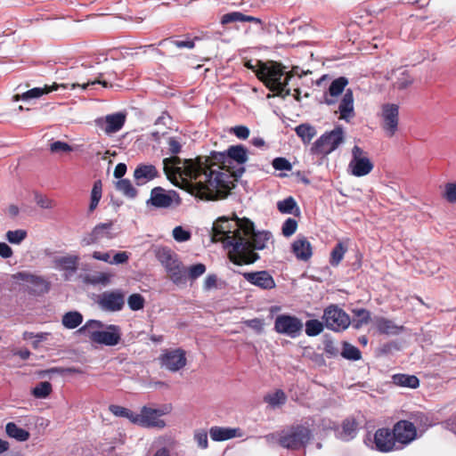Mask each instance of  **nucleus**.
<instances>
[{"instance_id": "nucleus-36", "label": "nucleus", "mask_w": 456, "mask_h": 456, "mask_svg": "<svg viewBox=\"0 0 456 456\" xmlns=\"http://www.w3.org/2000/svg\"><path fill=\"white\" fill-rule=\"evenodd\" d=\"M82 322H83V315L79 312H77V311H71V312L66 313L62 316V320H61L62 325L65 328L69 329V330L76 329L82 323Z\"/></svg>"}, {"instance_id": "nucleus-34", "label": "nucleus", "mask_w": 456, "mask_h": 456, "mask_svg": "<svg viewBox=\"0 0 456 456\" xmlns=\"http://www.w3.org/2000/svg\"><path fill=\"white\" fill-rule=\"evenodd\" d=\"M295 132L305 144L310 143L313 138L316 135L315 128L310 124L306 123L296 126Z\"/></svg>"}, {"instance_id": "nucleus-39", "label": "nucleus", "mask_w": 456, "mask_h": 456, "mask_svg": "<svg viewBox=\"0 0 456 456\" xmlns=\"http://www.w3.org/2000/svg\"><path fill=\"white\" fill-rule=\"evenodd\" d=\"M116 189L126 197L134 199L137 196V190L134 187L129 179H120L116 183Z\"/></svg>"}, {"instance_id": "nucleus-51", "label": "nucleus", "mask_w": 456, "mask_h": 456, "mask_svg": "<svg viewBox=\"0 0 456 456\" xmlns=\"http://www.w3.org/2000/svg\"><path fill=\"white\" fill-rule=\"evenodd\" d=\"M127 304L132 311H139L144 307L145 299L139 293H134L127 298Z\"/></svg>"}, {"instance_id": "nucleus-61", "label": "nucleus", "mask_w": 456, "mask_h": 456, "mask_svg": "<svg viewBox=\"0 0 456 456\" xmlns=\"http://www.w3.org/2000/svg\"><path fill=\"white\" fill-rule=\"evenodd\" d=\"M50 151L53 153L69 152L72 151V148L67 142L56 141V142H53V143H51Z\"/></svg>"}, {"instance_id": "nucleus-63", "label": "nucleus", "mask_w": 456, "mask_h": 456, "mask_svg": "<svg viewBox=\"0 0 456 456\" xmlns=\"http://www.w3.org/2000/svg\"><path fill=\"white\" fill-rule=\"evenodd\" d=\"M168 153L176 155L182 151V144L176 137H169L167 140Z\"/></svg>"}, {"instance_id": "nucleus-25", "label": "nucleus", "mask_w": 456, "mask_h": 456, "mask_svg": "<svg viewBox=\"0 0 456 456\" xmlns=\"http://www.w3.org/2000/svg\"><path fill=\"white\" fill-rule=\"evenodd\" d=\"M340 118L348 120L354 116V95L351 89H347L339 103Z\"/></svg>"}, {"instance_id": "nucleus-47", "label": "nucleus", "mask_w": 456, "mask_h": 456, "mask_svg": "<svg viewBox=\"0 0 456 456\" xmlns=\"http://www.w3.org/2000/svg\"><path fill=\"white\" fill-rule=\"evenodd\" d=\"M376 327L383 334L394 333L397 328L392 321L384 317H379L376 320Z\"/></svg>"}, {"instance_id": "nucleus-24", "label": "nucleus", "mask_w": 456, "mask_h": 456, "mask_svg": "<svg viewBox=\"0 0 456 456\" xmlns=\"http://www.w3.org/2000/svg\"><path fill=\"white\" fill-rule=\"evenodd\" d=\"M17 277L22 281L31 284L36 293L43 294L49 290V282L41 276L22 272L18 273Z\"/></svg>"}, {"instance_id": "nucleus-27", "label": "nucleus", "mask_w": 456, "mask_h": 456, "mask_svg": "<svg viewBox=\"0 0 456 456\" xmlns=\"http://www.w3.org/2000/svg\"><path fill=\"white\" fill-rule=\"evenodd\" d=\"M155 256L166 270L179 260L177 255L167 247L158 248L155 251Z\"/></svg>"}, {"instance_id": "nucleus-50", "label": "nucleus", "mask_w": 456, "mask_h": 456, "mask_svg": "<svg viewBox=\"0 0 456 456\" xmlns=\"http://www.w3.org/2000/svg\"><path fill=\"white\" fill-rule=\"evenodd\" d=\"M277 208L278 210L283 214H291L295 208L298 211L297 202L293 197H289L283 200L279 201L277 203Z\"/></svg>"}, {"instance_id": "nucleus-12", "label": "nucleus", "mask_w": 456, "mask_h": 456, "mask_svg": "<svg viewBox=\"0 0 456 456\" xmlns=\"http://www.w3.org/2000/svg\"><path fill=\"white\" fill-rule=\"evenodd\" d=\"M159 361L162 368L175 372L186 366V352L182 348L166 349L159 355Z\"/></svg>"}, {"instance_id": "nucleus-7", "label": "nucleus", "mask_w": 456, "mask_h": 456, "mask_svg": "<svg viewBox=\"0 0 456 456\" xmlns=\"http://www.w3.org/2000/svg\"><path fill=\"white\" fill-rule=\"evenodd\" d=\"M344 142V131L341 126L323 134L311 147L314 154L328 155L334 151Z\"/></svg>"}, {"instance_id": "nucleus-55", "label": "nucleus", "mask_w": 456, "mask_h": 456, "mask_svg": "<svg viewBox=\"0 0 456 456\" xmlns=\"http://www.w3.org/2000/svg\"><path fill=\"white\" fill-rule=\"evenodd\" d=\"M413 82V78L406 71L403 72L401 76L395 82L394 86L399 90H403L409 87Z\"/></svg>"}, {"instance_id": "nucleus-16", "label": "nucleus", "mask_w": 456, "mask_h": 456, "mask_svg": "<svg viewBox=\"0 0 456 456\" xmlns=\"http://www.w3.org/2000/svg\"><path fill=\"white\" fill-rule=\"evenodd\" d=\"M125 292L121 289L105 291L99 296L97 303L104 311L118 312L125 305Z\"/></svg>"}, {"instance_id": "nucleus-17", "label": "nucleus", "mask_w": 456, "mask_h": 456, "mask_svg": "<svg viewBox=\"0 0 456 456\" xmlns=\"http://www.w3.org/2000/svg\"><path fill=\"white\" fill-rule=\"evenodd\" d=\"M375 447L379 452H388L400 450L398 443L394 438L393 429L381 428L376 430L374 434Z\"/></svg>"}, {"instance_id": "nucleus-9", "label": "nucleus", "mask_w": 456, "mask_h": 456, "mask_svg": "<svg viewBox=\"0 0 456 456\" xmlns=\"http://www.w3.org/2000/svg\"><path fill=\"white\" fill-rule=\"evenodd\" d=\"M374 167L369 153L358 145L352 149V159L348 164L351 174L356 177L369 175Z\"/></svg>"}, {"instance_id": "nucleus-54", "label": "nucleus", "mask_w": 456, "mask_h": 456, "mask_svg": "<svg viewBox=\"0 0 456 456\" xmlns=\"http://www.w3.org/2000/svg\"><path fill=\"white\" fill-rule=\"evenodd\" d=\"M354 314L357 317L356 323L354 324V327L357 329L363 324H367L370 320V313L364 308L354 310Z\"/></svg>"}, {"instance_id": "nucleus-21", "label": "nucleus", "mask_w": 456, "mask_h": 456, "mask_svg": "<svg viewBox=\"0 0 456 456\" xmlns=\"http://www.w3.org/2000/svg\"><path fill=\"white\" fill-rule=\"evenodd\" d=\"M112 223H103L97 224L90 233L86 234L81 240L82 245L89 246L99 243L103 239H112L113 234L110 230Z\"/></svg>"}, {"instance_id": "nucleus-4", "label": "nucleus", "mask_w": 456, "mask_h": 456, "mask_svg": "<svg viewBox=\"0 0 456 456\" xmlns=\"http://www.w3.org/2000/svg\"><path fill=\"white\" fill-rule=\"evenodd\" d=\"M200 167L196 159H182L176 155H172L163 159V170L167 178L174 184H176L177 177L182 178L189 191V183L198 180Z\"/></svg>"}, {"instance_id": "nucleus-58", "label": "nucleus", "mask_w": 456, "mask_h": 456, "mask_svg": "<svg viewBox=\"0 0 456 456\" xmlns=\"http://www.w3.org/2000/svg\"><path fill=\"white\" fill-rule=\"evenodd\" d=\"M206 272V265L199 263L190 266L188 270L189 278L191 280H196Z\"/></svg>"}, {"instance_id": "nucleus-13", "label": "nucleus", "mask_w": 456, "mask_h": 456, "mask_svg": "<svg viewBox=\"0 0 456 456\" xmlns=\"http://www.w3.org/2000/svg\"><path fill=\"white\" fill-rule=\"evenodd\" d=\"M303 330L302 321L294 315L280 314L275 318L274 330L292 338L298 337Z\"/></svg>"}, {"instance_id": "nucleus-5", "label": "nucleus", "mask_w": 456, "mask_h": 456, "mask_svg": "<svg viewBox=\"0 0 456 456\" xmlns=\"http://www.w3.org/2000/svg\"><path fill=\"white\" fill-rule=\"evenodd\" d=\"M258 69L256 77L262 81L265 86L277 95L290 94V90L286 89L288 81H281L285 77V67L281 63L274 61H257Z\"/></svg>"}, {"instance_id": "nucleus-22", "label": "nucleus", "mask_w": 456, "mask_h": 456, "mask_svg": "<svg viewBox=\"0 0 456 456\" xmlns=\"http://www.w3.org/2000/svg\"><path fill=\"white\" fill-rule=\"evenodd\" d=\"M159 172L154 165L139 164L134 171V179L136 185L141 186L146 183L159 177Z\"/></svg>"}, {"instance_id": "nucleus-11", "label": "nucleus", "mask_w": 456, "mask_h": 456, "mask_svg": "<svg viewBox=\"0 0 456 456\" xmlns=\"http://www.w3.org/2000/svg\"><path fill=\"white\" fill-rule=\"evenodd\" d=\"M181 202L178 193L175 191H166L160 186L151 189L150 198L147 200V206L155 208H169L173 205H179Z\"/></svg>"}, {"instance_id": "nucleus-40", "label": "nucleus", "mask_w": 456, "mask_h": 456, "mask_svg": "<svg viewBox=\"0 0 456 456\" xmlns=\"http://www.w3.org/2000/svg\"><path fill=\"white\" fill-rule=\"evenodd\" d=\"M286 400V394L281 389H277L273 394H268L264 397V401L272 407L282 405Z\"/></svg>"}, {"instance_id": "nucleus-45", "label": "nucleus", "mask_w": 456, "mask_h": 456, "mask_svg": "<svg viewBox=\"0 0 456 456\" xmlns=\"http://www.w3.org/2000/svg\"><path fill=\"white\" fill-rule=\"evenodd\" d=\"M57 264L66 271L76 272L77 269L78 257L77 256H67L60 257Z\"/></svg>"}, {"instance_id": "nucleus-49", "label": "nucleus", "mask_w": 456, "mask_h": 456, "mask_svg": "<svg viewBox=\"0 0 456 456\" xmlns=\"http://www.w3.org/2000/svg\"><path fill=\"white\" fill-rule=\"evenodd\" d=\"M102 77L103 74L100 73L99 76L94 80L88 79L86 81H82L81 83L77 82L71 84L70 88L75 89L76 87H81L82 89L86 90L89 86L96 84L102 85L103 87L111 86L107 81L102 79Z\"/></svg>"}, {"instance_id": "nucleus-14", "label": "nucleus", "mask_w": 456, "mask_h": 456, "mask_svg": "<svg viewBox=\"0 0 456 456\" xmlns=\"http://www.w3.org/2000/svg\"><path fill=\"white\" fill-rule=\"evenodd\" d=\"M164 414L165 412L161 410L143 406L140 413H135L134 424L147 428H157L161 429L166 427V422L159 419Z\"/></svg>"}, {"instance_id": "nucleus-56", "label": "nucleus", "mask_w": 456, "mask_h": 456, "mask_svg": "<svg viewBox=\"0 0 456 456\" xmlns=\"http://www.w3.org/2000/svg\"><path fill=\"white\" fill-rule=\"evenodd\" d=\"M297 228V222L293 218H288L282 224V234L285 237H290L293 235Z\"/></svg>"}, {"instance_id": "nucleus-3", "label": "nucleus", "mask_w": 456, "mask_h": 456, "mask_svg": "<svg viewBox=\"0 0 456 456\" xmlns=\"http://www.w3.org/2000/svg\"><path fill=\"white\" fill-rule=\"evenodd\" d=\"M243 218H239L235 214L232 218L226 216L218 217L213 224L211 240L213 242H222L224 248L231 250L236 242L241 240L244 232Z\"/></svg>"}, {"instance_id": "nucleus-62", "label": "nucleus", "mask_w": 456, "mask_h": 456, "mask_svg": "<svg viewBox=\"0 0 456 456\" xmlns=\"http://www.w3.org/2000/svg\"><path fill=\"white\" fill-rule=\"evenodd\" d=\"M87 281L91 284H107L110 281V275L106 273H99L87 277Z\"/></svg>"}, {"instance_id": "nucleus-8", "label": "nucleus", "mask_w": 456, "mask_h": 456, "mask_svg": "<svg viewBox=\"0 0 456 456\" xmlns=\"http://www.w3.org/2000/svg\"><path fill=\"white\" fill-rule=\"evenodd\" d=\"M380 126L388 138L395 135L399 126V106L395 103H385L379 114Z\"/></svg>"}, {"instance_id": "nucleus-57", "label": "nucleus", "mask_w": 456, "mask_h": 456, "mask_svg": "<svg viewBox=\"0 0 456 456\" xmlns=\"http://www.w3.org/2000/svg\"><path fill=\"white\" fill-rule=\"evenodd\" d=\"M194 440L201 449H207L208 446V433L204 429H198L194 432Z\"/></svg>"}, {"instance_id": "nucleus-10", "label": "nucleus", "mask_w": 456, "mask_h": 456, "mask_svg": "<svg viewBox=\"0 0 456 456\" xmlns=\"http://www.w3.org/2000/svg\"><path fill=\"white\" fill-rule=\"evenodd\" d=\"M322 320L326 328L334 331L344 330L350 324L348 314L335 305H330L324 309Z\"/></svg>"}, {"instance_id": "nucleus-42", "label": "nucleus", "mask_w": 456, "mask_h": 456, "mask_svg": "<svg viewBox=\"0 0 456 456\" xmlns=\"http://www.w3.org/2000/svg\"><path fill=\"white\" fill-rule=\"evenodd\" d=\"M109 411L117 417L126 418L129 419L133 424L134 423L135 412L126 407L117 404H110L109 406Z\"/></svg>"}, {"instance_id": "nucleus-60", "label": "nucleus", "mask_w": 456, "mask_h": 456, "mask_svg": "<svg viewBox=\"0 0 456 456\" xmlns=\"http://www.w3.org/2000/svg\"><path fill=\"white\" fill-rule=\"evenodd\" d=\"M272 165H273V168L276 169V170H287V171H289V170L292 169L291 163L287 159L282 158V157L275 158L273 160Z\"/></svg>"}, {"instance_id": "nucleus-37", "label": "nucleus", "mask_w": 456, "mask_h": 456, "mask_svg": "<svg viewBox=\"0 0 456 456\" xmlns=\"http://www.w3.org/2000/svg\"><path fill=\"white\" fill-rule=\"evenodd\" d=\"M102 183L101 180H97L94 183V185H93V188L91 191L90 204L88 207L89 213H93L96 209V208L102 199Z\"/></svg>"}, {"instance_id": "nucleus-35", "label": "nucleus", "mask_w": 456, "mask_h": 456, "mask_svg": "<svg viewBox=\"0 0 456 456\" xmlns=\"http://www.w3.org/2000/svg\"><path fill=\"white\" fill-rule=\"evenodd\" d=\"M5 430H6L7 435L10 437L15 438L16 440H18L20 442L27 441L30 436L28 431L18 427L13 422L7 423V425L5 427Z\"/></svg>"}, {"instance_id": "nucleus-64", "label": "nucleus", "mask_w": 456, "mask_h": 456, "mask_svg": "<svg viewBox=\"0 0 456 456\" xmlns=\"http://www.w3.org/2000/svg\"><path fill=\"white\" fill-rule=\"evenodd\" d=\"M52 372H56L61 375L65 374H83L84 371L80 368L77 367H56L51 370Z\"/></svg>"}, {"instance_id": "nucleus-32", "label": "nucleus", "mask_w": 456, "mask_h": 456, "mask_svg": "<svg viewBox=\"0 0 456 456\" xmlns=\"http://www.w3.org/2000/svg\"><path fill=\"white\" fill-rule=\"evenodd\" d=\"M358 423L353 418H347L343 420L339 436L342 440L349 441L353 439L357 433Z\"/></svg>"}, {"instance_id": "nucleus-31", "label": "nucleus", "mask_w": 456, "mask_h": 456, "mask_svg": "<svg viewBox=\"0 0 456 456\" xmlns=\"http://www.w3.org/2000/svg\"><path fill=\"white\" fill-rule=\"evenodd\" d=\"M228 163L230 160H234L241 165L247 162L248 155L247 149L243 145H232L226 151Z\"/></svg>"}, {"instance_id": "nucleus-48", "label": "nucleus", "mask_w": 456, "mask_h": 456, "mask_svg": "<svg viewBox=\"0 0 456 456\" xmlns=\"http://www.w3.org/2000/svg\"><path fill=\"white\" fill-rule=\"evenodd\" d=\"M324 323L318 320H308L305 322V333L309 337H314L319 335L323 330Z\"/></svg>"}, {"instance_id": "nucleus-59", "label": "nucleus", "mask_w": 456, "mask_h": 456, "mask_svg": "<svg viewBox=\"0 0 456 456\" xmlns=\"http://www.w3.org/2000/svg\"><path fill=\"white\" fill-rule=\"evenodd\" d=\"M173 237L176 241L183 242L190 240L191 233L182 226H176L173 230Z\"/></svg>"}, {"instance_id": "nucleus-44", "label": "nucleus", "mask_w": 456, "mask_h": 456, "mask_svg": "<svg viewBox=\"0 0 456 456\" xmlns=\"http://www.w3.org/2000/svg\"><path fill=\"white\" fill-rule=\"evenodd\" d=\"M341 355L347 360L357 361L362 357V353L360 349L347 342L343 344V349L341 352Z\"/></svg>"}, {"instance_id": "nucleus-52", "label": "nucleus", "mask_w": 456, "mask_h": 456, "mask_svg": "<svg viewBox=\"0 0 456 456\" xmlns=\"http://www.w3.org/2000/svg\"><path fill=\"white\" fill-rule=\"evenodd\" d=\"M6 239L12 244H20L27 237V232L22 229L15 231H8L6 232Z\"/></svg>"}, {"instance_id": "nucleus-53", "label": "nucleus", "mask_w": 456, "mask_h": 456, "mask_svg": "<svg viewBox=\"0 0 456 456\" xmlns=\"http://www.w3.org/2000/svg\"><path fill=\"white\" fill-rule=\"evenodd\" d=\"M443 198L449 203H456V183H445Z\"/></svg>"}, {"instance_id": "nucleus-29", "label": "nucleus", "mask_w": 456, "mask_h": 456, "mask_svg": "<svg viewBox=\"0 0 456 456\" xmlns=\"http://www.w3.org/2000/svg\"><path fill=\"white\" fill-rule=\"evenodd\" d=\"M392 383L402 387L417 388L419 387V379L417 376L405 373L394 374Z\"/></svg>"}, {"instance_id": "nucleus-41", "label": "nucleus", "mask_w": 456, "mask_h": 456, "mask_svg": "<svg viewBox=\"0 0 456 456\" xmlns=\"http://www.w3.org/2000/svg\"><path fill=\"white\" fill-rule=\"evenodd\" d=\"M103 327L104 324L101 321L89 320L78 330V332L85 334L92 341V334H94V332H99V330Z\"/></svg>"}, {"instance_id": "nucleus-38", "label": "nucleus", "mask_w": 456, "mask_h": 456, "mask_svg": "<svg viewBox=\"0 0 456 456\" xmlns=\"http://www.w3.org/2000/svg\"><path fill=\"white\" fill-rule=\"evenodd\" d=\"M346 251V245L341 241L338 242L330 252V264L332 266H338L344 258Z\"/></svg>"}, {"instance_id": "nucleus-30", "label": "nucleus", "mask_w": 456, "mask_h": 456, "mask_svg": "<svg viewBox=\"0 0 456 456\" xmlns=\"http://www.w3.org/2000/svg\"><path fill=\"white\" fill-rule=\"evenodd\" d=\"M237 431V428L215 426L209 429V435L212 440L221 442L235 437Z\"/></svg>"}, {"instance_id": "nucleus-6", "label": "nucleus", "mask_w": 456, "mask_h": 456, "mask_svg": "<svg viewBox=\"0 0 456 456\" xmlns=\"http://www.w3.org/2000/svg\"><path fill=\"white\" fill-rule=\"evenodd\" d=\"M312 431L304 425H292L279 436V444L289 450L305 447L312 438Z\"/></svg>"}, {"instance_id": "nucleus-26", "label": "nucleus", "mask_w": 456, "mask_h": 456, "mask_svg": "<svg viewBox=\"0 0 456 456\" xmlns=\"http://www.w3.org/2000/svg\"><path fill=\"white\" fill-rule=\"evenodd\" d=\"M254 22L256 24H262V20L254 16L246 15L240 12H232L224 14L221 17V24L226 25L232 22Z\"/></svg>"}, {"instance_id": "nucleus-46", "label": "nucleus", "mask_w": 456, "mask_h": 456, "mask_svg": "<svg viewBox=\"0 0 456 456\" xmlns=\"http://www.w3.org/2000/svg\"><path fill=\"white\" fill-rule=\"evenodd\" d=\"M53 391L52 384L48 381L39 382L32 390V395L36 398H45Z\"/></svg>"}, {"instance_id": "nucleus-19", "label": "nucleus", "mask_w": 456, "mask_h": 456, "mask_svg": "<svg viewBox=\"0 0 456 456\" xmlns=\"http://www.w3.org/2000/svg\"><path fill=\"white\" fill-rule=\"evenodd\" d=\"M126 116L125 113L117 112L107 115L105 118H98V127L107 134L118 132L125 125Z\"/></svg>"}, {"instance_id": "nucleus-18", "label": "nucleus", "mask_w": 456, "mask_h": 456, "mask_svg": "<svg viewBox=\"0 0 456 456\" xmlns=\"http://www.w3.org/2000/svg\"><path fill=\"white\" fill-rule=\"evenodd\" d=\"M241 274L248 282L261 289L270 290L276 287V282L268 271L245 272Z\"/></svg>"}, {"instance_id": "nucleus-1", "label": "nucleus", "mask_w": 456, "mask_h": 456, "mask_svg": "<svg viewBox=\"0 0 456 456\" xmlns=\"http://www.w3.org/2000/svg\"><path fill=\"white\" fill-rule=\"evenodd\" d=\"M200 166L197 182L191 183L190 192L201 200H217L225 199L233 187L232 175L224 173L227 167L226 151H211L209 156H198Z\"/></svg>"}, {"instance_id": "nucleus-23", "label": "nucleus", "mask_w": 456, "mask_h": 456, "mask_svg": "<svg viewBox=\"0 0 456 456\" xmlns=\"http://www.w3.org/2000/svg\"><path fill=\"white\" fill-rule=\"evenodd\" d=\"M291 251L297 260L307 262L313 256V247L304 236L298 237L291 244Z\"/></svg>"}, {"instance_id": "nucleus-2", "label": "nucleus", "mask_w": 456, "mask_h": 456, "mask_svg": "<svg viewBox=\"0 0 456 456\" xmlns=\"http://www.w3.org/2000/svg\"><path fill=\"white\" fill-rule=\"evenodd\" d=\"M244 232L240 242H236L233 248L228 251V259L235 265H249L256 262L260 256L256 252L266 247V242L271 239L270 232H256L254 223L244 217Z\"/></svg>"}, {"instance_id": "nucleus-43", "label": "nucleus", "mask_w": 456, "mask_h": 456, "mask_svg": "<svg viewBox=\"0 0 456 456\" xmlns=\"http://www.w3.org/2000/svg\"><path fill=\"white\" fill-rule=\"evenodd\" d=\"M348 80L345 77H339L333 80L329 87V94L332 97L338 96L341 94L347 86Z\"/></svg>"}, {"instance_id": "nucleus-20", "label": "nucleus", "mask_w": 456, "mask_h": 456, "mask_svg": "<svg viewBox=\"0 0 456 456\" xmlns=\"http://www.w3.org/2000/svg\"><path fill=\"white\" fill-rule=\"evenodd\" d=\"M121 339L120 328L118 325L110 324L107 330H100L92 334V342L105 346H116Z\"/></svg>"}, {"instance_id": "nucleus-15", "label": "nucleus", "mask_w": 456, "mask_h": 456, "mask_svg": "<svg viewBox=\"0 0 456 456\" xmlns=\"http://www.w3.org/2000/svg\"><path fill=\"white\" fill-rule=\"evenodd\" d=\"M392 429L394 438L395 437L400 450L412 443L418 436L415 425L406 419H402L395 423Z\"/></svg>"}, {"instance_id": "nucleus-28", "label": "nucleus", "mask_w": 456, "mask_h": 456, "mask_svg": "<svg viewBox=\"0 0 456 456\" xmlns=\"http://www.w3.org/2000/svg\"><path fill=\"white\" fill-rule=\"evenodd\" d=\"M59 87L68 88L69 85H64V84L58 85L56 83H53L52 86H45L44 88L34 87V88L23 93L20 96L18 95L17 97L23 101L29 100L32 98H38L45 94H48V93L57 90Z\"/></svg>"}, {"instance_id": "nucleus-33", "label": "nucleus", "mask_w": 456, "mask_h": 456, "mask_svg": "<svg viewBox=\"0 0 456 456\" xmlns=\"http://www.w3.org/2000/svg\"><path fill=\"white\" fill-rule=\"evenodd\" d=\"M169 279L176 285L185 282V270L180 260L166 270Z\"/></svg>"}]
</instances>
